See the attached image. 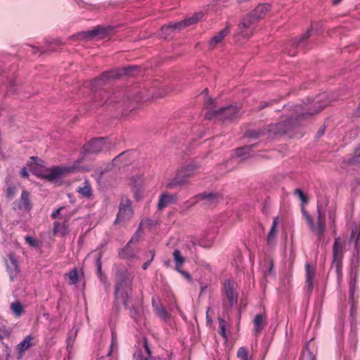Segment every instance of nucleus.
I'll list each match as a JSON object with an SVG mask.
<instances>
[{
  "label": "nucleus",
  "instance_id": "10",
  "mask_svg": "<svg viewBox=\"0 0 360 360\" xmlns=\"http://www.w3.org/2000/svg\"><path fill=\"white\" fill-rule=\"evenodd\" d=\"M198 169V166L191 163L187 165L186 167L181 168L178 171L176 177L174 179V181L173 183L169 184L168 186L172 187L176 184H181L187 181V179L191 176L194 172Z\"/></svg>",
  "mask_w": 360,
  "mask_h": 360
},
{
  "label": "nucleus",
  "instance_id": "38",
  "mask_svg": "<svg viewBox=\"0 0 360 360\" xmlns=\"http://www.w3.org/2000/svg\"><path fill=\"white\" fill-rule=\"evenodd\" d=\"M25 241L32 247H37L38 245V242L30 236L25 237Z\"/></svg>",
  "mask_w": 360,
  "mask_h": 360
},
{
  "label": "nucleus",
  "instance_id": "59",
  "mask_svg": "<svg viewBox=\"0 0 360 360\" xmlns=\"http://www.w3.org/2000/svg\"><path fill=\"white\" fill-rule=\"evenodd\" d=\"M50 50L53 51V50H55V49L54 48H51Z\"/></svg>",
  "mask_w": 360,
  "mask_h": 360
},
{
  "label": "nucleus",
  "instance_id": "61",
  "mask_svg": "<svg viewBox=\"0 0 360 360\" xmlns=\"http://www.w3.org/2000/svg\"><path fill=\"white\" fill-rule=\"evenodd\" d=\"M309 360H314L313 359H310Z\"/></svg>",
  "mask_w": 360,
  "mask_h": 360
},
{
  "label": "nucleus",
  "instance_id": "1",
  "mask_svg": "<svg viewBox=\"0 0 360 360\" xmlns=\"http://www.w3.org/2000/svg\"><path fill=\"white\" fill-rule=\"evenodd\" d=\"M270 7L268 4H259L244 18L237 29V40L249 39L253 34L257 22L266 15L270 11Z\"/></svg>",
  "mask_w": 360,
  "mask_h": 360
},
{
  "label": "nucleus",
  "instance_id": "11",
  "mask_svg": "<svg viewBox=\"0 0 360 360\" xmlns=\"http://www.w3.org/2000/svg\"><path fill=\"white\" fill-rule=\"evenodd\" d=\"M111 30V27H98L94 30H89L87 32L79 33L77 35L72 36V38H79V39H92L95 37H99L101 38L105 37L109 34Z\"/></svg>",
  "mask_w": 360,
  "mask_h": 360
},
{
  "label": "nucleus",
  "instance_id": "30",
  "mask_svg": "<svg viewBox=\"0 0 360 360\" xmlns=\"http://www.w3.org/2000/svg\"><path fill=\"white\" fill-rule=\"evenodd\" d=\"M153 307L155 309V311L158 316H159L161 319L164 320H167L168 319V314L166 311L165 309L162 306H155L154 302H153Z\"/></svg>",
  "mask_w": 360,
  "mask_h": 360
},
{
  "label": "nucleus",
  "instance_id": "46",
  "mask_svg": "<svg viewBox=\"0 0 360 360\" xmlns=\"http://www.w3.org/2000/svg\"><path fill=\"white\" fill-rule=\"evenodd\" d=\"M349 291H350V296L351 298L353 299V295L354 291V283H351L349 285Z\"/></svg>",
  "mask_w": 360,
  "mask_h": 360
},
{
  "label": "nucleus",
  "instance_id": "60",
  "mask_svg": "<svg viewBox=\"0 0 360 360\" xmlns=\"http://www.w3.org/2000/svg\"><path fill=\"white\" fill-rule=\"evenodd\" d=\"M216 1H217V2H216V4H215L217 5V4H218V2H219V1H218L217 0H216Z\"/></svg>",
  "mask_w": 360,
  "mask_h": 360
},
{
  "label": "nucleus",
  "instance_id": "54",
  "mask_svg": "<svg viewBox=\"0 0 360 360\" xmlns=\"http://www.w3.org/2000/svg\"><path fill=\"white\" fill-rule=\"evenodd\" d=\"M323 134V130H319V131H318V135H319V136H321Z\"/></svg>",
  "mask_w": 360,
  "mask_h": 360
},
{
  "label": "nucleus",
  "instance_id": "33",
  "mask_svg": "<svg viewBox=\"0 0 360 360\" xmlns=\"http://www.w3.org/2000/svg\"><path fill=\"white\" fill-rule=\"evenodd\" d=\"M65 276L69 280L70 284H75L78 281V274L76 269L71 270Z\"/></svg>",
  "mask_w": 360,
  "mask_h": 360
},
{
  "label": "nucleus",
  "instance_id": "16",
  "mask_svg": "<svg viewBox=\"0 0 360 360\" xmlns=\"http://www.w3.org/2000/svg\"><path fill=\"white\" fill-rule=\"evenodd\" d=\"M333 266H335L336 270L338 271L342 257V247L340 244V239L339 238L335 240L333 247Z\"/></svg>",
  "mask_w": 360,
  "mask_h": 360
},
{
  "label": "nucleus",
  "instance_id": "21",
  "mask_svg": "<svg viewBox=\"0 0 360 360\" xmlns=\"http://www.w3.org/2000/svg\"><path fill=\"white\" fill-rule=\"evenodd\" d=\"M34 337L31 335L26 336L16 347V350L19 354L18 358H21L28 349H30L34 344Z\"/></svg>",
  "mask_w": 360,
  "mask_h": 360
},
{
  "label": "nucleus",
  "instance_id": "36",
  "mask_svg": "<svg viewBox=\"0 0 360 360\" xmlns=\"http://www.w3.org/2000/svg\"><path fill=\"white\" fill-rule=\"evenodd\" d=\"M219 333L221 334V335L222 337H224V338H227V336L226 335V321L222 319H219Z\"/></svg>",
  "mask_w": 360,
  "mask_h": 360
},
{
  "label": "nucleus",
  "instance_id": "17",
  "mask_svg": "<svg viewBox=\"0 0 360 360\" xmlns=\"http://www.w3.org/2000/svg\"><path fill=\"white\" fill-rule=\"evenodd\" d=\"M134 360H153L146 338L143 339L142 348L137 349L134 352Z\"/></svg>",
  "mask_w": 360,
  "mask_h": 360
},
{
  "label": "nucleus",
  "instance_id": "22",
  "mask_svg": "<svg viewBox=\"0 0 360 360\" xmlns=\"http://www.w3.org/2000/svg\"><path fill=\"white\" fill-rule=\"evenodd\" d=\"M196 199L192 204L195 203L198 200H204L205 204L212 205L218 202L219 198L213 193H201L195 197Z\"/></svg>",
  "mask_w": 360,
  "mask_h": 360
},
{
  "label": "nucleus",
  "instance_id": "3",
  "mask_svg": "<svg viewBox=\"0 0 360 360\" xmlns=\"http://www.w3.org/2000/svg\"><path fill=\"white\" fill-rule=\"evenodd\" d=\"M208 111L205 114V118L211 120L218 118L221 120H229L236 117L238 113V109L236 106L229 105L225 108L216 110L214 106V101L209 98L205 103Z\"/></svg>",
  "mask_w": 360,
  "mask_h": 360
},
{
  "label": "nucleus",
  "instance_id": "9",
  "mask_svg": "<svg viewBox=\"0 0 360 360\" xmlns=\"http://www.w3.org/2000/svg\"><path fill=\"white\" fill-rule=\"evenodd\" d=\"M110 148L109 143L104 138L94 139L86 144L83 148L85 153H98L108 150Z\"/></svg>",
  "mask_w": 360,
  "mask_h": 360
},
{
  "label": "nucleus",
  "instance_id": "40",
  "mask_svg": "<svg viewBox=\"0 0 360 360\" xmlns=\"http://www.w3.org/2000/svg\"><path fill=\"white\" fill-rule=\"evenodd\" d=\"M295 193L299 196L300 199L303 202H307V199H306V198L304 196V193L300 189H296L295 190Z\"/></svg>",
  "mask_w": 360,
  "mask_h": 360
},
{
  "label": "nucleus",
  "instance_id": "28",
  "mask_svg": "<svg viewBox=\"0 0 360 360\" xmlns=\"http://www.w3.org/2000/svg\"><path fill=\"white\" fill-rule=\"evenodd\" d=\"M53 232L54 233H60L65 235L67 233V226L65 223L60 224L58 221L53 223Z\"/></svg>",
  "mask_w": 360,
  "mask_h": 360
},
{
  "label": "nucleus",
  "instance_id": "32",
  "mask_svg": "<svg viewBox=\"0 0 360 360\" xmlns=\"http://www.w3.org/2000/svg\"><path fill=\"white\" fill-rule=\"evenodd\" d=\"M77 5H78L80 8H86L87 10H94L97 8L96 5H92L91 4H89L85 2L83 0H72Z\"/></svg>",
  "mask_w": 360,
  "mask_h": 360
},
{
  "label": "nucleus",
  "instance_id": "26",
  "mask_svg": "<svg viewBox=\"0 0 360 360\" xmlns=\"http://www.w3.org/2000/svg\"><path fill=\"white\" fill-rule=\"evenodd\" d=\"M174 201V197L172 195L164 193L161 195L159 199L158 207L159 210H162Z\"/></svg>",
  "mask_w": 360,
  "mask_h": 360
},
{
  "label": "nucleus",
  "instance_id": "20",
  "mask_svg": "<svg viewBox=\"0 0 360 360\" xmlns=\"http://www.w3.org/2000/svg\"><path fill=\"white\" fill-rule=\"evenodd\" d=\"M280 223V220L278 217H276L274 219L273 223L271 224L270 231L267 235L266 242L267 244L270 246H273L276 244L278 238V224Z\"/></svg>",
  "mask_w": 360,
  "mask_h": 360
},
{
  "label": "nucleus",
  "instance_id": "42",
  "mask_svg": "<svg viewBox=\"0 0 360 360\" xmlns=\"http://www.w3.org/2000/svg\"><path fill=\"white\" fill-rule=\"evenodd\" d=\"M63 209V207H59L58 209L55 210L54 211H53V212H52V213H51V217H52L53 219H56V218L58 217V215H59V214H60V211H61Z\"/></svg>",
  "mask_w": 360,
  "mask_h": 360
},
{
  "label": "nucleus",
  "instance_id": "58",
  "mask_svg": "<svg viewBox=\"0 0 360 360\" xmlns=\"http://www.w3.org/2000/svg\"><path fill=\"white\" fill-rule=\"evenodd\" d=\"M341 1V0H335V1H334V3H335V4H337V3H338L339 1Z\"/></svg>",
  "mask_w": 360,
  "mask_h": 360
},
{
  "label": "nucleus",
  "instance_id": "24",
  "mask_svg": "<svg viewBox=\"0 0 360 360\" xmlns=\"http://www.w3.org/2000/svg\"><path fill=\"white\" fill-rule=\"evenodd\" d=\"M17 209L25 211H29L31 209L29 194L26 191L22 192L20 200L17 205Z\"/></svg>",
  "mask_w": 360,
  "mask_h": 360
},
{
  "label": "nucleus",
  "instance_id": "5",
  "mask_svg": "<svg viewBox=\"0 0 360 360\" xmlns=\"http://www.w3.org/2000/svg\"><path fill=\"white\" fill-rule=\"evenodd\" d=\"M133 276L129 273L124 275L117 276V284L115 286V298L117 302L127 306L128 299V290L131 283Z\"/></svg>",
  "mask_w": 360,
  "mask_h": 360
},
{
  "label": "nucleus",
  "instance_id": "31",
  "mask_svg": "<svg viewBox=\"0 0 360 360\" xmlns=\"http://www.w3.org/2000/svg\"><path fill=\"white\" fill-rule=\"evenodd\" d=\"M237 356L240 359V360H250L248 349L243 347L238 349Z\"/></svg>",
  "mask_w": 360,
  "mask_h": 360
},
{
  "label": "nucleus",
  "instance_id": "37",
  "mask_svg": "<svg viewBox=\"0 0 360 360\" xmlns=\"http://www.w3.org/2000/svg\"><path fill=\"white\" fill-rule=\"evenodd\" d=\"M249 152V148L248 147H243L240 148H238L235 153L236 155L238 157H242L244 158L246 154H248Z\"/></svg>",
  "mask_w": 360,
  "mask_h": 360
},
{
  "label": "nucleus",
  "instance_id": "48",
  "mask_svg": "<svg viewBox=\"0 0 360 360\" xmlns=\"http://www.w3.org/2000/svg\"><path fill=\"white\" fill-rule=\"evenodd\" d=\"M20 174H21V176L24 178L25 177H27L28 176V172L27 171V169L25 167H23L22 169H21V172H20Z\"/></svg>",
  "mask_w": 360,
  "mask_h": 360
},
{
  "label": "nucleus",
  "instance_id": "44",
  "mask_svg": "<svg viewBox=\"0 0 360 360\" xmlns=\"http://www.w3.org/2000/svg\"><path fill=\"white\" fill-rule=\"evenodd\" d=\"M138 239H139V235H138V233H136V234H135V235L131 238V239L129 240V242L127 243V246H126V249L129 248L131 243H132L134 240H138Z\"/></svg>",
  "mask_w": 360,
  "mask_h": 360
},
{
  "label": "nucleus",
  "instance_id": "25",
  "mask_svg": "<svg viewBox=\"0 0 360 360\" xmlns=\"http://www.w3.org/2000/svg\"><path fill=\"white\" fill-rule=\"evenodd\" d=\"M266 317L263 314H257L254 319V331L256 335H259L264 328Z\"/></svg>",
  "mask_w": 360,
  "mask_h": 360
},
{
  "label": "nucleus",
  "instance_id": "12",
  "mask_svg": "<svg viewBox=\"0 0 360 360\" xmlns=\"http://www.w3.org/2000/svg\"><path fill=\"white\" fill-rule=\"evenodd\" d=\"M224 292L231 307L237 304L238 294L236 284L233 282L229 280L226 281L224 285Z\"/></svg>",
  "mask_w": 360,
  "mask_h": 360
},
{
  "label": "nucleus",
  "instance_id": "35",
  "mask_svg": "<svg viewBox=\"0 0 360 360\" xmlns=\"http://www.w3.org/2000/svg\"><path fill=\"white\" fill-rule=\"evenodd\" d=\"M127 155V153L125 152L120 153L119 155H117L116 158L113 159L112 165H119L121 163V162L125 160Z\"/></svg>",
  "mask_w": 360,
  "mask_h": 360
},
{
  "label": "nucleus",
  "instance_id": "29",
  "mask_svg": "<svg viewBox=\"0 0 360 360\" xmlns=\"http://www.w3.org/2000/svg\"><path fill=\"white\" fill-rule=\"evenodd\" d=\"M11 308L12 309L13 313L16 316H20L23 312V308L21 304L18 302H13L11 304Z\"/></svg>",
  "mask_w": 360,
  "mask_h": 360
},
{
  "label": "nucleus",
  "instance_id": "27",
  "mask_svg": "<svg viewBox=\"0 0 360 360\" xmlns=\"http://www.w3.org/2000/svg\"><path fill=\"white\" fill-rule=\"evenodd\" d=\"M292 127L290 120L284 121L276 124V129L279 134L287 133Z\"/></svg>",
  "mask_w": 360,
  "mask_h": 360
},
{
  "label": "nucleus",
  "instance_id": "52",
  "mask_svg": "<svg viewBox=\"0 0 360 360\" xmlns=\"http://www.w3.org/2000/svg\"><path fill=\"white\" fill-rule=\"evenodd\" d=\"M134 195H135V197H136V198L137 200H139V198H141L142 197V195H141V194H138V193H137V192H135V193H134Z\"/></svg>",
  "mask_w": 360,
  "mask_h": 360
},
{
  "label": "nucleus",
  "instance_id": "23",
  "mask_svg": "<svg viewBox=\"0 0 360 360\" xmlns=\"http://www.w3.org/2000/svg\"><path fill=\"white\" fill-rule=\"evenodd\" d=\"M77 193L80 196L84 198L89 199L93 195V191L90 182L85 180L82 186L77 188Z\"/></svg>",
  "mask_w": 360,
  "mask_h": 360
},
{
  "label": "nucleus",
  "instance_id": "7",
  "mask_svg": "<svg viewBox=\"0 0 360 360\" xmlns=\"http://www.w3.org/2000/svg\"><path fill=\"white\" fill-rule=\"evenodd\" d=\"M136 69L134 66H129L120 70L104 72L99 78L91 83V88L96 90L102 86L105 80L121 77L122 75H131V71Z\"/></svg>",
  "mask_w": 360,
  "mask_h": 360
},
{
  "label": "nucleus",
  "instance_id": "43",
  "mask_svg": "<svg viewBox=\"0 0 360 360\" xmlns=\"http://www.w3.org/2000/svg\"><path fill=\"white\" fill-rule=\"evenodd\" d=\"M101 256L99 255L96 259V266H97V270H98V274H101Z\"/></svg>",
  "mask_w": 360,
  "mask_h": 360
},
{
  "label": "nucleus",
  "instance_id": "57",
  "mask_svg": "<svg viewBox=\"0 0 360 360\" xmlns=\"http://www.w3.org/2000/svg\"><path fill=\"white\" fill-rule=\"evenodd\" d=\"M329 217H330V219L331 220H333V221L334 220V219H333V214H330Z\"/></svg>",
  "mask_w": 360,
  "mask_h": 360
},
{
  "label": "nucleus",
  "instance_id": "6",
  "mask_svg": "<svg viewBox=\"0 0 360 360\" xmlns=\"http://www.w3.org/2000/svg\"><path fill=\"white\" fill-rule=\"evenodd\" d=\"M330 101V100H329L328 95L326 93H323L314 99L308 98L304 107L306 111L305 113L307 115L318 113L327 106ZM304 114V112L301 113L302 116Z\"/></svg>",
  "mask_w": 360,
  "mask_h": 360
},
{
  "label": "nucleus",
  "instance_id": "49",
  "mask_svg": "<svg viewBox=\"0 0 360 360\" xmlns=\"http://www.w3.org/2000/svg\"><path fill=\"white\" fill-rule=\"evenodd\" d=\"M153 257H154V254H153L152 255V257H151V259L147 262H145L143 264V269H146L148 266L150 264V262L152 261V259H153Z\"/></svg>",
  "mask_w": 360,
  "mask_h": 360
},
{
  "label": "nucleus",
  "instance_id": "2",
  "mask_svg": "<svg viewBox=\"0 0 360 360\" xmlns=\"http://www.w3.org/2000/svg\"><path fill=\"white\" fill-rule=\"evenodd\" d=\"M203 17L202 12H198L193 14V16L187 18L182 21L169 23L163 26L161 29L160 37L167 39L171 34L180 32L184 28L198 23Z\"/></svg>",
  "mask_w": 360,
  "mask_h": 360
},
{
  "label": "nucleus",
  "instance_id": "53",
  "mask_svg": "<svg viewBox=\"0 0 360 360\" xmlns=\"http://www.w3.org/2000/svg\"><path fill=\"white\" fill-rule=\"evenodd\" d=\"M53 44H56V45H59V44H61L62 42L60 40H58V39H56L54 41Z\"/></svg>",
  "mask_w": 360,
  "mask_h": 360
},
{
  "label": "nucleus",
  "instance_id": "18",
  "mask_svg": "<svg viewBox=\"0 0 360 360\" xmlns=\"http://www.w3.org/2000/svg\"><path fill=\"white\" fill-rule=\"evenodd\" d=\"M305 270H306V290L307 292L310 293L313 290L314 285L315 283V268L311 266L309 263L305 264Z\"/></svg>",
  "mask_w": 360,
  "mask_h": 360
},
{
  "label": "nucleus",
  "instance_id": "56",
  "mask_svg": "<svg viewBox=\"0 0 360 360\" xmlns=\"http://www.w3.org/2000/svg\"><path fill=\"white\" fill-rule=\"evenodd\" d=\"M30 159L32 161H36L37 160V158H36L34 157H32V158H30Z\"/></svg>",
  "mask_w": 360,
  "mask_h": 360
},
{
  "label": "nucleus",
  "instance_id": "45",
  "mask_svg": "<svg viewBox=\"0 0 360 360\" xmlns=\"http://www.w3.org/2000/svg\"><path fill=\"white\" fill-rule=\"evenodd\" d=\"M310 32H311V30H308L305 34H304L301 37L300 40L298 41V43H300L301 41L307 39L310 36Z\"/></svg>",
  "mask_w": 360,
  "mask_h": 360
},
{
  "label": "nucleus",
  "instance_id": "41",
  "mask_svg": "<svg viewBox=\"0 0 360 360\" xmlns=\"http://www.w3.org/2000/svg\"><path fill=\"white\" fill-rule=\"evenodd\" d=\"M352 162L354 163H360V150H357L355 152V154L352 159Z\"/></svg>",
  "mask_w": 360,
  "mask_h": 360
},
{
  "label": "nucleus",
  "instance_id": "13",
  "mask_svg": "<svg viewBox=\"0 0 360 360\" xmlns=\"http://www.w3.org/2000/svg\"><path fill=\"white\" fill-rule=\"evenodd\" d=\"M133 215V210L131 205V202L126 199L122 200L120 202L119 212L116 219V221H126Z\"/></svg>",
  "mask_w": 360,
  "mask_h": 360
},
{
  "label": "nucleus",
  "instance_id": "51",
  "mask_svg": "<svg viewBox=\"0 0 360 360\" xmlns=\"http://www.w3.org/2000/svg\"><path fill=\"white\" fill-rule=\"evenodd\" d=\"M66 342H67L68 347H69L70 346V345L72 343V340L71 339V338H68L66 340Z\"/></svg>",
  "mask_w": 360,
  "mask_h": 360
},
{
  "label": "nucleus",
  "instance_id": "62",
  "mask_svg": "<svg viewBox=\"0 0 360 360\" xmlns=\"http://www.w3.org/2000/svg\"><path fill=\"white\" fill-rule=\"evenodd\" d=\"M281 360H284V359H281Z\"/></svg>",
  "mask_w": 360,
  "mask_h": 360
},
{
  "label": "nucleus",
  "instance_id": "47",
  "mask_svg": "<svg viewBox=\"0 0 360 360\" xmlns=\"http://www.w3.org/2000/svg\"><path fill=\"white\" fill-rule=\"evenodd\" d=\"M103 174V172L100 171V170H96L94 174H93V176L96 178L97 179H99L101 178V176H102Z\"/></svg>",
  "mask_w": 360,
  "mask_h": 360
},
{
  "label": "nucleus",
  "instance_id": "4",
  "mask_svg": "<svg viewBox=\"0 0 360 360\" xmlns=\"http://www.w3.org/2000/svg\"><path fill=\"white\" fill-rule=\"evenodd\" d=\"M79 163V162L77 161L71 165H63L47 168L43 170L39 176L49 181H57L68 174L79 170L80 169Z\"/></svg>",
  "mask_w": 360,
  "mask_h": 360
},
{
  "label": "nucleus",
  "instance_id": "39",
  "mask_svg": "<svg viewBox=\"0 0 360 360\" xmlns=\"http://www.w3.org/2000/svg\"><path fill=\"white\" fill-rule=\"evenodd\" d=\"M117 347V343L116 341L115 334L114 333V332H112V341H111V346H110L111 349L109 352L108 355H110L112 348Z\"/></svg>",
  "mask_w": 360,
  "mask_h": 360
},
{
  "label": "nucleus",
  "instance_id": "50",
  "mask_svg": "<svg viewBox=\"0 0 360 360\" xmlns=\"http://www.w3.org/2000/svg\"><path fill=\"white\" fill-rule=\"evenodd\" d=\"M355 115L356 116H360V103H359V106L357 107V108L355 110Z\"/></svg>",
  "mask_w": 360,
  "mask_h": 360
},
{
  "label": "nucleus",
  "instance_id": "8",
  "mask_svg": "<svg viewBox=\"0 0 360 360\" xmlns=\"http://www.w3.org/2000/svg\"><path fill=\"white\" fill-rule=\"evenodd\" d=\"M304 215L307 222L309 224L311 231L314 233H316L319 236V238H321L324 233L326 224H325V214L323 212H321L320 207L317 206V224L316 225L314 223L313 219L310 217L309 214L304 212Z\"/></svg>",
  "mask_w": 360,
  "mask_h": 360
},
{
  "label": "nucleus",
  "instance_id": "19",
  "mask_svg": "<svg viewBox=\"0 0 360 360\" xmlns=\"http://www.w3.org/2000/svg\"><path fill=\"white\" fill-rule=\"evenodd\" d=\"M230 33V27L226 26L224 29L219 32L217 34L213 36L208 42V47L210 49H214L219 44H220L224 39Z\"/></svg>",
  "mask_w": 360,
  "mask_h": 360
},
{
  "label": "nucleus",
  "instance_id": "55",
  "mask_svg": "<svg viewBox=\"0 0 360 360\" xmlns=\"http://www.w3.org/2000/svg\"><path fill=\"white\" fill-rule=\"evenodd\" d=\"M169 264H170V262H165V265L166 266H169Z\"/></svg>",
  "mask_w": 360,
  "mask_h": 360
},
{
  "label": "nucleus",
  "instance_id": "14",
  "mask_svg": "<svg viewBox=\"0 0 360 360\" xmlns=\"http://www.w3.org/2000/svg\"><path fill=\"white\" fill-rule=\"evenodd\" d=\"M173 258L175 264V270L180 273L188 281H191V275L188 272L182 270V266L185 262V258L182 256L181 252L179 250H175L174 251Z\"/></svg>",
  "mask_w": 360,
  "mask_h": 360
},
{
  "label": "nucleus",
  "instance_id": "15",
  "mask_svg": "<svg viewBox=\"0 0 360 360\" xmlns=\"http://www.w3.org/2000/svg\"><path fill=\"white\" fill-rule=\"evenodd\" d=\"M6 265L11 280L14 281V279L19 275L20 270L18 267V262L13 255L10 254L8 255V258L6 260Z\"/></svg>",
  "mask_w": 360,
  "mask_h": 360
},
{
  "label": "nucleus",
  "instance_id": "34",
  "mask_svg": "<svg viewBox=\"0 0 360 360\" xmlns=\"http://www.w3.org/2000/svg\"><path fill=\"white\" fill-rule=\"evenodd\" d=\"M360 236V229L359 227H354L352 229V233H351V240H354L355 242V245L357 246L359 243V239Z\"/></svg>",
  "mask_w": 360,
  "mask_h": 360
}]
</instances>
